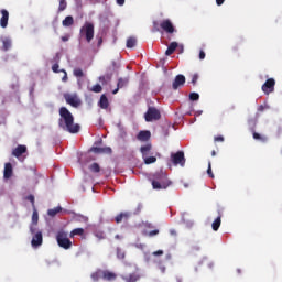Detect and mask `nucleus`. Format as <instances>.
<instances>
[{"label": "nucleus", "instance_id": "60", "mask_svg": "<svg viewBox=\"0 0 282 282\" xmlns=\"http://www.w3.org/2000/svg\"><path fill=\"white\" fill-rule=\"evenodd\" d=\"M234 52H237V46L232 47Z\"/></svg>", "mask_w": 282, "mask_h": 282}, {"label": "nucleus", "instance_id": "45", "mask_svg": "<svg viewBox=\"0 0 282 282\" xmlns=\"http://www.w3.org/2000/svg\"><path fill=\"white\" fill-rule=\"evenodd\" d=\"M58 67H59L58 64H54V65L52 66V72H54V74L61 73L62 70H59Z\"/></svg>", "mask_w": 282, "mask_h": 282}, {"label": "nucleus", "instance_id": "27", "mask_svg": "<svg viewBox=\"0 0 282 282\" xmlns=\"http://www.w3.org/2000/svg\"><path fill=\"white\" fill-rule=\"evenodd\" d=\"M90 279H93L95 282L100 281V279H102V270L98 269L97 271L93 272Z\"/></svg>", "mask_w": 282, "mask_h": 282}, {"label": "nucleus", "instance_id": "57", "mask_svg": "<svg viewBox=\"0 0 282 282\" xmlns=\"http://www.w3.org/2000/svg\"><path fill=\"white\" fill-rule=\"evenodd\" d=\"M96 237H98L99 239H105V236H102V234H97Z\"/></svg>", "mask_w": 282, "mask_h": 282}, {"label": "nucleus", "instance_id": "56", "mask_svg": "<svg viewBox=\"0 0 282 282\" xmlns=\"http://www.w3.org/2000/svg\"><path fill=\"white\" fill-rule=\"evenodd\" d=\"M159 268H160L161 272H166V267L160 265Z\"/></svg>", "mask_w": 282, "mask_h": 282}, {"label": "nucleus", "instance_id": "44", "mask_svg": "<svg viewBox=\"0 0 282 282\" xmlns=\"http://www.w3.org/2000/svg\"><path fill=\"white\" fill-rule=\"evenodd\" d=\"M197 80H199V75L194 74L192 77V85H197Z\"/></svg>", "mask_w": 282, "mask_h": 282}, {"label": "nucleus", "instance_id": "20", "mask_svg": "<svg viewBox=\"0 0 282 282\" xmlns=\"http://www.w3.org/2000/svg\"><path fill=\"white\" fill-rule=\"evenodd\" d=\"M23 153H28V147L25 145H18L13 151H12V155L14 158H21V155H23Z\"/></svg>", "mask_w": 282, "mask_h": 282}, {"label": "nucleus", "instance_id": "41", "mask_svg": "<svg viewBox=\"0 0 282 282\" xmlns=\"http://www.w3.org/2000/svg\"><path fill=\"white\" fill-rule=\"evenodd\" d=\"M189 100H199V94L191 93L189 94Z\"/></svg>", "mask_w": 282, "mask_h": 282}, {"label": "nucleus", "instance_id": "8", "mask_svg": "<svg viewBox=\"0 0 282 282\" xmlns=\"http://www.w3.org/2000/svg\"><path fill=\"white\" fill-rule=\"evenodd\" d=\"M30 232L31 235H33V238L31 240V246L33 248H39V246H43V232L36 231V227L34 226L30 227Z\"/></svg>", "mask_w": 282, "mask_h": 282}, {"label": "nucleus", "instance_id": "40", "mask_svg": "<svg viewBox=\"0 0 282 282\" xmlns=\"http://www.w3.org/2000/svg\"><path fill=\"white\" fill-rule=\"evenodd\" d=\"M207 175L212 177V180L215 177V174H213V166L210 162L208 163Z\"/></svg>", "mask_w": 282, "mask_h": 282}, {"label": "nucleus", "instance_id": "15", "mask_svg": "<svg viewBox=\"0 0 282 282\" xmlns=\"http://www.w3.org/2000/svg\"><path fill=\"white\" fill-rule=\"evenodd\" d=\"M127 85H129V77H120L117 82V88L112 90V94H118V91L123 89V87H127Z\"/></svg>", "mask_w": 282, "mask_h": 282}, {"label": "nucleus", "instance_id": "43", "mask_svg": "<svg viewBox=\"0 0 282 282\" xmlns=\"http://www.w3.org/2000/svg\"><path fill=\"white\" fill-rule=\"evenodd\" d=\"M26 199L28 202H31L33 208H36V205L34 204V195H29Z\"/></svg>", "mask_w": 282, "mask_h": 282}, {"label": "nucleus", "instance_id": "54", "mask_svg": "<svg viewBox=\"0 0 282 282\" xmlns=\"http://www.w3.org/2000/svg\"><path fill=\"white\" fill-rule=\"evenodd\" d=\"M225 2H226V0H216L217 6H224Z\"/></svg>", "mask_w": 282, "mask_h": 282}, {"label": "nucleus", "instance_id": "24", "mask_svg": "<svg viewBox=\"0 0 282 282\" xmlns=\"http://www.w3.org/2000/svg\"><path fill=\"white\" fill-rule=\"evenodd\" d=\"M177 42H171L165 51V55L171 56V54H174L175 50H177Z\"/></svg>", "mask_w": 282, "mask_h": 282}, {"label": "nucleus", "instance_id": "26", "mask_svg": "<svg viewBox=\"0 0 282 282\" xmlns=\"http://www.w3.org/2000/svg\"><path fill=\"white\" fill-rule=\"evenodd\" d=\"M83 235H85V229H83V228H75V229H73V230L70 231L69 237H70V238H74V237H76V236L83 237Z\"/></svg>", "mask_w": 282, "mask_h": 282}, {"label": "nucleus", "instance_id": "29", "mask_svg": "<svg viewBox=\"0 0 282 282\" xmlns=\"http://www.w3.org/2000/svg\"><path fill=\"white\" fill-rule=\"evenodd\" d=\"M12 47V41L10 39H4L2 41V52H8Z\"/></svg>", "mask_w": 282, "mask_h": 282}, {"label": "nucleus", "instance_id": "13", "mask_svg": "<svg viewBox=\"0 0 282 282\" xmlns=\"http://www.w3.org/2000/svg\"><path fill=\"white\" fill-rule=\"evenodd\" d=\"M90 151L93 153H96L97 155H102V154L111 155L112 153V150L110 147H105V148L93 147L90 148Z\"/></svg>", "mask_w": 282, "mask_h": 282}, {"label": "nucleus", "instance_id": "28", "mask_svg": "<svg viewBox=\"0 0 282 282\" xmlns=\"http://www.w3.org/2000/svg\"><path fill=\"white\" fill-rule=\"evenodd\" d=\"M221 226V216H218L212 224V228L215 232L219 230V227Z\"/></svg>", "mask_w": 282, "mask_h": 282}, {"label": "nucleus", "instance_id": "55", "mask_svg": "<svg viewBox=\"0 0 282 282\" xmlns=\"http://www.w3.org/2000/svg\"><path fill=\"white\" fill-rule=\"evenodd\" d=\"M62 41L63 43H67V41H69V36L68 35L62 36Z\"/></svg>", "mask_w": 282, "mask_h": 282}, {"label": "nucleus", "instance_id": "11", "mask_svg": "<svg viewBox=\"0 0 282 282\" xmlns=\"http://www.w3.org/2000/svg\"><path fill=\"white\" fill-rule=\"evenodd\" d=\"M160 28L161 30H164V32H166L167 34H173V32H175V26H173V22H171V20L169 19L163 20L160 23Z\"/></svg>", "mask_w": 282, "mask_h": 282}, {"label": "nucleus", "instance_id": "9", "mask_svg": "<svg viewBox=\"0 0 282 282\" xmlns=\"http://www.w3.org/2000/svg\"><path fill=\"white\" fill-rule=\"evenodd\" d=\"M64 100L67 105H70V107H74L75 109H78V107H80L83 104L76 94H64Z\"/></svg>", "mask_w": 282, "mask_h": 282}, {"label": "nucleus", "instance_id": "14", "mask_svg": "<svg viewBox=\"0 0 282 282\" xmlns=\"http://www.w3.org/2000/svg\"><path fill=\"white\" fill-rule=\"evenodd\" d=\"M185 83H186V77L184 75H177L174 78V82L172 84V88L173 89H180V87H184Z\"/></svg>", "mask_w": 282, "mask_h": 282}, {"label": "nucleus", "instance_id": "58", "mask_svg": "<svg viewBox=\"0 0 282 282\" xmlns=\"http://www.w3.org/2000/svg\"><path fill=\"white\" fill-rule=\"evenodd\" d=\"M98 45H102V37H99Z\"/></svg>", "mask_w": 282, "mask_h": 282}, {"label": "nucleus", "instance_id": "38", "mask_svg": "<svg viewBox=\"0 0 282 282\" xmlns=\"http://www.w3.org/2000/svg\"><path fill=\"white\" fill-rule=\"evenodd\" d=\"M126 257V253L123 250H121L120 248H117V259H121L123 260Z\"/></svg>", "mask_w": 282, "mask_h": 282}, {"label": "nucleus", "instance_id": "48", "mask_svg": "<svg viewBox=\"0 0 282 282\" xmlns=\"http://www.w3.org/2000/svg\"><path fill=\"white\" fill-rule=\"evenodd\" d=\"M64 76L62 77L63 83H67V72L65 69H62Z\"/></svg>", "mask_w": 282, "mask_h": 282}, {"label": "nucleus", "instance_id": "7", "mask_svg": "<svg viewBox=\"0 0 282 282\" xmlns=\"http://www.w3.org/2000/svg\"><path fill=\"white\" fill-rule=\"evenodd\" d=\"M170 158L174 166H186V156L184 155V151H177L176 153L172 152Z\"/></svg>", "mask_w": 282, "mask_h": 282}, {"label": "nucleus", "instance_id": "6", "mask_svg": "<svg viewBox=\"0 0 282 282\" xmlns=\"http://www.w3.org/2000/svg\"><path fill=\"white\" fill-rule=\"evenodd\" d=\"M56 241L57 246H59V248H63L64 250H69V248H72V240L67 238V232L63 230L56 234Z\"/></svg>", "mask_w": 282, "mask_h": 282}, {"label": "nucleus", "instance_id": "21", "mask_svg": "<svg viewBox=\"0 0 282 282\" xmlns=\"http://www.w3.org/2000/svg\"><path fill=\"white\" fill-rule=\"evenodd\" d=\"M121 279L124 282H138V281H140V274L130 273L129 275H121Z\"/></svg>", "mask_w": 282, "mask_h": 282}, {"label": "nucleus", "instance_id": "17", "mask_svg": "<svg viewBox=\"0 0 282 282\" xmlns=\"http://www.w3.org/2000/svg\"><path fill=\"white\" fill-rule=\"evenodd\" d=\"M1 19H0V26L1 28H8V21L10 19V12H8V10L2 9L1 11Z\"/></svg>", "mask_w": 282, "mask_h": 282}, {"label": "nucleus", "instance_id": "35", "mask_svg": "<svg viewBox=\"0 0 282 282\" xmlns=\"http://www.w3.org/2000/svg\"><path fill=\"white\" fill-rule=\"evenodd\" d=\"M135 43H138V40L135 37H129L127 40V47L128 48H131L135 45Z\"/></svg>", "mask_w": 282, "mask_h": 282}, {"label": "nucleus", "instance_id": "2", "mask_svg": "<svg viewBox=\"0 0 282 282\" xmlns=\"http://www.w3.org/2000/svg\"><path fill=\"white\" fill-rule=\"evenodd\" d=\"M151 182L154 191H166V188L173 184L171 180H169V174L164 171L154 173Z\"/></svg>", "mask_w": 282, "mask_h": 282}, {"label": "nucleus", "instance_id": "33", "mask_svg": "<svg viewBox=\"0 0 282 282\" xmlns=\"http://www.w3.org/2000/svg\"><path fill=\"white\" fill-rule=\"evenodd\" d=\"M89 171H91V173H100V165L98 163H93L89 166Z\"/></svg>", "mask_w": 282, "mask_h": 282}, {"label": "nucleus", "instance_id": "30", "mask_svg": "<svg viewBox=\"0 0 282 282\" xmlns=\"http://www.w3.org/2000/svg\"><path fill=\"white\" fill-rule=\"evenodd\" d=\"M61 210H63V208L61 206H57L55 208L48 209L47 215H48V217H54L55 215H58V213H61Z\"/></svg>", "mask_w": 282, "mask_h": 282}, {"label": "nucleus", "instance_id": "37", "mask_svg": "<svg viewBox=\"0 0 282 282\" xmlns=\"http://www.w3.org/2000/svg\"><path fill=\"white\" fill-rule=\"evenodd\" d=\"M73 74L74 76H76V78H83V76H85V74L83 73V69L80 68H75Z\"/></svg>", "mask_w": 282, "mask_h": 282}, {"label": "nucleus", "instance_id": "46", "mask_svg": "<svg viewBox=\"0 0 282 282\" xmlns=\"http://www.w3.org/2000/svg\"><path fill=\"white\" fill-rule=\"evenodd\" d=\"M152 254L153 257H162V254H164V250L154 251Z\"/></svg>", "mask_w": 282, "mask_h": 282}, {"label": "nucleus", "instance_id": "19", "mask_svg": "<svg viewBox=\"0 0 282 282\" xmlns=\"http://www.w3.org/2000/svg\"><path fill=\"white\" fill-rule=\"evenodd\" d=\"M118 279V274L111 272L109 270H102V280L104 281H116Z\"/></svg>", "mask_w": 282, "mask_h": 282}, {"label": "nucleus", "instance_id": "39", "mask_svg": "<svg viewBox=\"0 0 282 282\" xmlns=\"http://www.w3.org/2000/svg\"><path fill=\"white\" fill-rule=\"evenodd\" d=\"M200 265H206L207 268H213V262L208 261V259H203L200 261Z\"/></svg>", "mask_w": 282, "mask_h": 282}, {"label": "nucleus", "instance_id": "18", "mask_svg": "<svg viewBox=\"0 0 282 282\" xmlns=\"http://www.w3.org/2000/svg\"><path fill=\"white\" fill-rule=\"evenodd\" d=\"M137 139L140 142H149L151 140V131L149 130H142L138 133Z\"/></svg>", "mask_w": 282, "mask_h": 282}, {"label": "nucleus", "instance_id": "4", "mask_svg": "<svg viewBox=\"0 0 282 282\" xmlns=\"http://www.w3.org/2000/svg\"><path fill=\"white\" fill-rule=\"evenodd\" d=\"M79 36L85 39L87 43L94 41V23L85 22V24L79 30Z\"/></svg>", "mask_w": 282, "mask_h": 282}, {"label": "nucleus", "instance_id": "36", "mask_svg": "<svg viewBox=\"0 0 282 282\" xmlns=\"http://www.w3.org/2000/svg\"><path fill=\"white\" fill-rule=\"evenodd\" d=\"M90 91H93L94 94H100V91H102V86H100V84H96L90 88Z\"/></svg>", "mask_w": 282, "mask_h": 282}, {"label": "nucleus", "instance_id": "22", "mask_svg": "<svg viewBox=\"0 0 282 282\" xmlns=\"http://www.w3.org/2000/svg\"><path fill=\"white\" fill-rule=\"evenodd\" d=\"M12 163H6L4 164V172H3V177L4 180H10V177H12Z\"/></svg>", "mask_w": 282, "mask_h": 282}, {"label": "nucleus", "instance_id": "59", "mask_svg": "<svg viewBox=\"0 0 282 282\" xmlns=\"http://www.w3.org/2000/svg\"><path fill=\"white\" fill-rule=\"evenodd\" d=\"M212 155L215 158V155H217V152L215 150H213Z\"/></svg>", "mask_w": 282, "mask_h": 282}, {"label": "nucleus", "instance_id": "25", "mask_svg": "<svg viewBox=\"0 0 282 282\" xmlns=\"http://www.w3.org/2000/svg\"><path fill=\"white\" fill-rule=\"evenodd\" d=\"M62 25L64 28H72L74 25V17L68 15L62 21Z\"/></svg>", "mask_w": 282, "mask_h": 282}, {"label": "nucleus", "instance_id": "12", "mask_svg": "<svg viewBox=\"0 0 282 282\" xmlns=\"http://www.w3.org/2000/svg\"><path fill=\"white\" fill-rule=\"evenodd\" d=\"M274 85H276V80H274V78L267 79L262 85V91L265 94H272V91H274Z\"/></svg>", "mask_w": 282, "mask_h": 282}, {"label": "nucleus", "instance_id": "42", "mask_svg": "<svg viewBox=\"0 0 282 282\" xmlns=\"http://www.w3.org/2000/svg\"><path fill=\"white\" fill-rule=\"evenodd\" d=\"M156 235H160L159 229H154L148 232V237H155Z\"/></svg>", "mask_w": 282, "mask_h": 282}, {"label": "nucleus", "instance_id": "53", "mask_svg": "<svg viewBox=\"0 0 282 282\" xmlns=\"http://www.w3.org/2000/svg\"><path fill=\"white\" fill-rule=\"evenodd\" d=\"M170 235H172V237H177V231L175 229H171Z\"/></svg>", "mask_w": 282, "mask_h": 282}, {"label": "nucleus", "instance_id": "32", "mask_svg": "<svg viewBox=\"0 0 282 282\" xmlns=\"http://www.w3.org/2000/svg\"><path fill=\"white\" fill-rule=\"evenodd\" d=\"M32 224L34 226H36V224H39V212L36 210V208H33Z\"/></svg>", "mask_w": 282, "mask_h": 282}, {"label": "nucleus", "instance_id": "5", "mask_svg": "<svg viewBox=\"0 0 282 282\" xmlns=\"http://www.w3.org/2000/svg\"><path fill=\"white\" fill-rule=\"evenodd\" d=\"M151 149H153V145L151 143H147L145 145H142L140 148V153L142 154L144 164H155V162H158V158L149 156V153H151Z\"/></svg>", "mask_w": 282, "mask_h": 282}, {"label": "nucleus", "instance_id": "1", "mask_svg": "<svg viewBox=\"0 0 282 282\" xmlns=\"http://www.w3.org/2000/svg\"><path fill=\"white\" fill-rule=\"evenodd\" d=\"M58 127L68 133H78L80 124L74 123V115L65 107L59 108Z\"/></svg>", "mask_w": 282, "mask_h": 282}, {"label": "nucleus", "instance_id": "49", "mask_svg": "<svg viewBox=\"0 0 282 282\" xmlns=\"http://www.w3.org/2000/svg\"><path fill=\"white\" fill-rule=\"evenodd\" d=\"M215 142H224V137L223 135H218L214 138Z\"/></svg>", "mask_w": 282, "mask_h": 282}, {"label": "nucleus", "instance_id": "16", "mask_svg": "<svg viewBox=\"0 0 282 282\" xmlns=\"http://www.w3.org/2000/svg\"><path fill=\"white\" fill-rule=\"evenodd\" d=\"M131 219L130 212H121L119 215L115 217L116 224H122V221H129Z\"/></svg>", "mask_w": 282, "mask_h": 282}, {"label": "nucleus", "instance_id": "23", "mask_svg": "<svg viewBox=\"0 0 282 282\" xmlns=\"http://www.w3.org/2000/svg\"><path fill=\"white\" fill-rule=\"evenodd\" d=\"M99 107L100 109H109V99L106 95H101L99 100Z\"/></svg>", "mask_w": 282, "mask_h": 282}, {"label": "nucleus", "instance_id": "52", "mask_svg": "<svg viewBox=\"0 0 282 282\" xmlns=\"http://www.w3.org/2000/svg\"><path fill=\"white\" fill-rule=\"evenodd\" d=\"M258 111L262 113V111H265V106L261 105L258 107Z\"/></svg>", "mask_w": 282, "mask_h": 282}, {"label": "nucleus", "instance_id": "61", "mask_svg": "<svg viewBox=\"0 0 282 282\" xmlns=\"http://www.w3.org/2000/svg\"><path fill=\"white\" fill-rule=\"evenodd\" d=\"M177 282H182V279H177Z\"/></svg>", "mask_w": 282, "mask_h": 282}, {"label": "nucleus", "instance_id": "31", "mask_svg": "<svg viewBox=\"0 0 282 282\" xmlns=\"http://www.w3.org/2000/svg\"><path fill=\"white\" fill-rule=\"evenodd\" d=\"M252 135H253V140H260V142H268V137H263L258 132L253 131Z\"/></svg>", "mask_w": 282, "mask_h": 282}, {"label": "nucleus", "instance_id": "34", "mask_svg": "<svg viewBox=\"0 0 282 282\" xmlns=\"http://www.w3.org/2000/svg\"><path fill=\"white\" fill-rule=\"evenodd\" d=\"M67 10V0H59L58 12H64Z\"/></svg>", "mask_w": 282, "mask_h": 282}, {"label": "nucleus", "instance_id": "50", "mask_svg": "<svg viewBox=\"0 0 282 282\" xmlns=\"http://www.w3.org/2000/svg\"><path fill=\"white\" fill-rule=\"evenodd\" d=\"M204 58H206V53L204 51L199 52V59L204 61Z\"/></svg>", "mask_w": 282, "mask_h": 282}, {"label": "nucleus", "instance_id": "10", "mask_svg": "<svg viewBox=\"0 0 282 282\" xmlns=\"http://www.w3.org/2000/svg\"><path fill=\"white\" fill-rule=\"evenodd\" d=\"M145 122H153V120H160L162 118V115L160 113V110L155 107L148 108V111L144 115Z\"/></svg>", "mask_w": 282, "mask_h": 282}, {"label": "nucleus", "instance_id": "47", "mask_svg": "<svg viewBox=\"0 0 282 282\" xmlns=\"http://www.w3.org/2000/svg\"><path fill=\"white\" fill-rule=\"evenodd\" d=\"M154 32H160V24L158 22H153Z\"/></svg>", "mask_w": 282, "mask_h": 282}, {"label": "nucleus", "instance_id": "51", "mask_svg": "<svg viewBox=\"0 0 282 282\" xmlns=\"http://www.w3.org/2000/svg\"><path fill=\"white\" fill-rule=\"evenodd\" d=\"M117 6H124L126 0H116Z\"/></svg>", "mask_w": 282, "mask_h": 282}, {"label": "nucleus", "instance_id": "3", "mask_svg": "<svg viewBox=\"0 0 282 282\" xmlns=\"http://www.w3.org/2000/svg\"><path fill=\"white\" fill-rule=\"evenodd\" d=\"M120 70V62L112 61L111 64L107 67L106 74L99 77V80L102 85H107L111 78H113V74H118Z\"/></svg>", "mask_w": 282, "mask_h": 282}]
</instances>
